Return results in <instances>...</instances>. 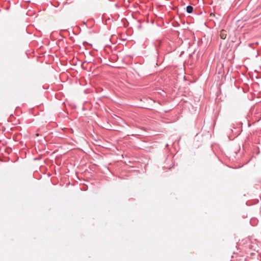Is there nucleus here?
Instances as JSON below:
<instances>
[{"mask_svg": "<svg viewBox=\"0 0 261 261\" xmlns=\"http://www.w3.org/2000/svg\"><path fill=\"white\" fill-rule=\"evenodd\" d=\"M193 11V7L192 6L189 5L186 7V11L188 13H192Z\"/></svg>", "mask_w": 261, "mask_h": 261, "instance_id": "f257e3e1", "label": "nucleus"}]
</instances>
